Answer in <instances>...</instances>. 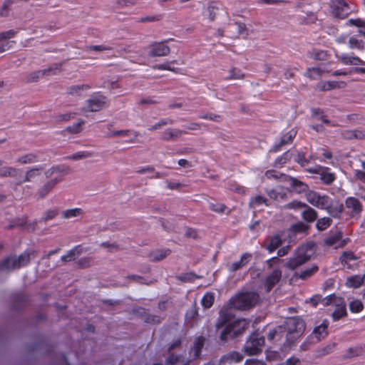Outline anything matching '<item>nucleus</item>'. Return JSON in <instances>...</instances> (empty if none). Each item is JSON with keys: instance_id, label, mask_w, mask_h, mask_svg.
Listing matches in <instances>:
<instances>
[{"instance_id": "5701e85b", "label": "nucleus", "mask_w": 365, "mask_h": 365, "mask_svg": "<svg viewBox=\"0 0 365 365\" xmlns=\"http://www.w3.org/2000/svg\"><path fill=\"white\" fill-rule=\"evenodd\" d=\"M243 356L237 351H232L224 355L220 359L221 364H227L232 362H240L242 360Z\"/></svg>"}, {"instance_id": "c85d7f7f", "label": "nucleus", "mask_w": 365, "mask_h": 365, "mask_svg": "<svg viewBox=\"0 0 365 365\" xmlns=\"http://www.w3.org/2000/svg\"><path fill=\"white\" fill-rule=\"evenodd\" d=\"M249 205L250 207L253 209H257V207H260L262 205H264L266 206L269 205L267 199L262 195H256L252 197L250 199Z\"/></svg>"}, {"instance_id": "69168bd1", "label": "nucleus", "mask_w": 365, "mask_h": 365, "mask_svg": "<svg viewBox=\"0 0 365 365\" xmlns=\"http://www.w3.org/2000/svg\"><path fill=\"white\" fill-rule=\"evenodd\" d=\"M115 3L120 7H130L135 4V0H116Z\"/></svg>"}, {"instance_id": "bf43d9fd", "label": "nucleus", "mask_w": 365, "mask_h": 365, "mask_svg": "<svg viewBox=\"0 0 365 365\" xmlns=\"http://www.w3.org/2000/svg\"><path fill=\"white\" fill-rule=\"evenodd\" d=\"M267 193L270 198L274 200H284L285 197V194L278 192L275 190H267Z\"/></svg>"}, {"instance_id": "ea45409f", "label": "nucleus", "mask_w": 365, "mask_h": 365, "mask_svg": "<svg viewBox=\"0 0 365 365\" xmlns=\"http://www.w3.org/2000/svg\"><path fill=\"white\" fill-rule=\"evenodd\" d=\"M331 218L324 217L317 220L316 227L319 231H323L327 229L331 225Z\"/></svg>"}, {"instance_id": "680f3d73", "label": "nucleus", "mask_w": 365, "mask_h": 365, "mask_svg": "<svg viewBox=\"0 0 365 365\" xmlns=\"http://www.w3.org/2000/svg\"><path fill=\"white\" fill-rule=\"evenodd\" d=\"M309 227L304 222H298L292 226V230L294 232H304L308 230Z\"/></svg>"}, {"instance_id": "a878e982", "label": "nucleus", "mask_w": 365, "mask_h": 365, "mask_svg": "<svg viewBox=\"0 0 365 365\" xmlns=\"http://www.w3.org/2000/svg\"><path fill=\"white\" fill-rule=\"evenodd\" d=\"M190 359L184 357L182 355L171 354L166 361L167 365H189Z\"/></svg>"}, {"instance_id": "774afa93", "label": "nucleus", "mask_w": 365, "mask_h": 365, "mask_svg": "<svg viewBox=\"0 0 365 365\" xmlns=\"http://www.w3.org/2000/svg\"><path fill=\"white\" fill-rule=\"evenodd\" d=\"M289 159V154L287 153H285L284 155H282L281 157L278 158L274 163V166L282 165H284L287 162V160Z\"/></svg>"}, {"instance_id": "4468645a", "label": "nucleus", "mask_w": 365, "mask_h": 365, "mask_svg": "<svg viewBox=\"0 0 365 365\" xmlns=\"http://www.w3.org/2000/svg\"><path fill=\"white\" fill-rule=\"evenodd\" d=\"M324 244L328 247H334V249L343 247L346 244V240L342 239V234L341 232H337L324 240Z\"/></svg>"}, {"instance_id": "13d9d810", "label": "nucleus", "mask_w": 365, "mask_h": 365, "mask_svg": "<svg viewBox=\"0 0 365 365\" xmlns=\"http://www.w3.org/2000/svg\"><path fill=\"white\" fill-rule=\"evenodd\" d=\"M84 123V120H81L73 125L68 127L67 130L71 133H78L81 131V127Z\"/></svg>"}, {"instance_id": "2eb2a0df", "label": "nucleus", "mask_w": 365, "mask_h": 365, "mask_svg": "<svg viewBox=\"0 0 365 365\" xmlns=\"http://www.w3.org/2000/svg\"><path fill=\"white\" fill-rule=\"evenodd\" d=\"M345 205L346 209L349 210L351 217L359 215L362 211V205L356 197H349L346 198Z\"/></svg>"}, {"instance_id": "338daca9", "label": "nucleus", "mask_w": 365, "mask_h": 365, "mask_svg": "<svg viewBox=\"0 0 365 365\" xmlns=\"http://www.w3.org/2000/svg\"><path fill=\"white\" fill-rule=\"evenodd\" d=\"M58 215L57 210H50L45 212L43 218L44 221H48L53 219Z\"/></svg>"}, {"instance_id": "0e129e2a", "label": "nucleus", "mask_w": 365, "mask_h": 365, "mask_svg": "<svg viewBox=\"0 0 365 365\" xmlns=\"http://www.w3.org/2000/svg\"><path fill=\"white\" fill-rule=\"evenodd\" d=\"M349 24L351 26H355L359 28L365 29V21L361 19H349L348 21Z\"/></svg>"}, {"instance_id": "6e6d98bb", "label": "nucleus", "mask_w": 365, "mask_h": 365, "mask_svg": "<svg viewBox=\"0 0 365 365\" xmlns=\"http://www.w3.org/2000/svg\"><path fill=\"white\" fill-rule=\"evenodd\" d=\"M45 76L43 70L34 71L29 75L27 77V82H34L38 81L41 77Z\"/></svg>"}, {"instance_id": "58836bf2", "label": "nucleus", "mask_w": 365, "mask_h": 365, "mask_svg": "<svg viewBox=\"0 0 365 365\" xmlns=\"http://www.w3.org/2000/svg\"><path fill=\"white\" fill-rule=\"evenodd\" d=\"M62 63H55L48 68L43 69V73L45 76L56 75L61 71Z\"/></svg>"}, {"instance_id": "603ef678", "label": "nucleus", "mask_w": 365, "mask_h": 365, "mask_svg": "<svg viewBox=\"0 0 365 365\" xmlns=\"http://www.w3.org/2000/svg\"><path fill=\"white\" fill-rule=\"evenodd\" d=\"M349 48H358V49H363L364 48V43L361 40H358L357 38L354 37H351L349 41Z\"/></svg>"}, {"instance_id": "c756f323", "label": "nucleus", "mask_w": 365, "mask_h": 365, "mask_svg": "<svg viewBox=\"0 0 365 365\" xmlns=\"http://www.w3.org/2000/svg\"><path fill=\"white\" fill-rule=\"evenodd\" d=\"M170 254V250H158L153 251L150 253V257L153 262H159L165 259L167 256Z\"/></svg>"}, {"instance_id": "e433bc0d", "label": "nucleus", "mask_w": 365, "mask_h": 365, "mask_svg": "<svg viewBox=\"0 0 365 365\" xmlns=\"http://www.w3.org/2000/svg\"><path fill=\"white\" fill-rule=\"evenodd\" d=\"M210 209L217 213H226L230 214V210L224 204L219 202H210Z\"/></svg>"}, {"instance_id": "f03ea898", "label": "nucleus", "mask_w": 365, "mask_h": 365, "mask_svg": "<svg viewBox=\"0 0 365 365\" xmlns=\"http://www.w3.org/2000/svg\"><path fill=\"white\" fill-rule=\"evenodd\" d=\"M70 173V169L65 166H53L46 171L47 178H51L46 182L38 191L40 198L45 197L54 187L63 180V176Z\"/></svg>"}, {"instance_id": "20e7f679", "label": "nucleus", "mask_w": 365, "mask_h": 365, "mask_svg": "<svg viewBox=\"0 0 365 365\" xmlns=\"http://www.w3.org/2000/svg\"><path fill=\"white\" fill-rule=\"evenodd\" d=\"M31 254V252H25L19 257H8L1 263L0 269L5 271H10L26 266L30 262Z\"/></svg>"}, {"instance_id": "4be33fe9", "label": "nucleus", "mask_w": 365, "mask_h": 365, "mask_svg": "<svg viewBox=\"0 0 365 365\" xmlns=\"http://www.w3.org/2000/svg\"><path fill=\"white\" fill-rule=\"evenodd\" d=\"M328 324L327 321H324L320 325L314 328L312 335L317 339V341L324 339L327 336Z\"/></svg>"}, {"instance_id": "5fc2aeb1", "label": "nucleus", "mask_w": 365, "mask_h": 365, "mask_svg": "<svg viewBox=\"0 0 365 365\" xmlns=\"http://www.w3.org/2000/svg\"><path fill=\"white\" fill-rule=\"evenodd\" d=\"M346 137L348 138L363 139L365 138V133L362 130H354L348 132Z\"/></svg>"}, {"instance_id": "9b49d317", "label": "nucleus", "mask_w": 365, "mask_h": 365, "mask_svg": "<svg viewBox=\"0 0 365 365\" xmlns=\"http://www.w3.org/2000/svg\"><path fill=\"white\" fill-rule=\"evenodd\" d=\"M309 259L310 255L307 253L306 248L301 247L299 249L297 255L287 261L286 267L291 270H294L306 263Z\"/></svg>"}, {"instance_id": "09e8293b", "label": "nucleus", "mask_w": 365, "mask_h": 365, "mask_svg": "<svg viewBox=\"0 0 365 365\" xmlns=\"http://www.w3.org/2000/svg\"><path fill=\"white\" fill-rule=\"evenodd\" d=\"M357 257L351 251L344 252L340 257L341 262L342 264H346L350 261L356 260Z\"/></svg>"}, {"instance_id": "412c9836", "label": "nucleus", "mask_w": 365, "mask_h": 365, "mask_svg": "<svg viewBox=\"0 0 365 365\" xmlns=\"http://www.w3.org/2000/svg\"><path fill=\"white\" fill-rule=\"evenodd\" d=\"M220 9V4L212 1L209 3L203 14L207 16L210 21H214Z\"/></svg>"}, {"instance_id": "4d7b16f0", "label": "nucleus", "mask_w": 365, "mask_h": 365, "mask_svg": "<svg viewBox=\"0 0 365 365\" xmlns=\"http://www.w3.org/2000/svg\"><path fill=\"white\" fill-rule=\"evenodd\" d=\"M177 278L183 282H193L195 279L198 278V277L193 273H186L177 277Z\"/></svg>"}, {"instance_id": "c9c22d12", "label": "nucleus", "mask_w": 365, "mask_h": 365, "mask_svg": "<svg viewBox=\"0 0 365 365\" xmlns=\"http://www.w3.org/2000/svg\"><path fill=\"white\" fill-rule=\"evenodd\" d=\"M324 71L319 67L309 68L305 76L311 79H317L322 76Z\"/></svg>"}, {"instance_id": "ddd939ff", "label": "nucleus", "mask_w": 365, "mask_h": 365, "mask_svg": "<svg viewBox=\"0 0 365 365\" xmlns=\"http://www.w3.org/2000/svg\"><path fill=\"white\" fill-rule=\"evenodd\" d=\"M308 172L310 173H316L320 175V179L326 185L331 184L336 179L334 173L328 172L327 168L317 165L314 168H309Z\"/></svg>"}, {"instance_id": "2f4dec72", "label": "nucleus", "mask_w": 365, "mask_h": 365, "mask_svg": "<svg viewBox=\"0 0 365 365\" xmlns=\"http://www.w3.org/2000/svg\"><path fill=\"white\" fill-rule=\"evenodd\" d=\"M319 267L317 265H313L302 272L295 273V276L302 279H307L316 273Z\"/></svg>"}, {"instance_id": "7ed1b4c3", "label": "nucleus", "mask_w": 365, "mask_h": 365, "mask_svg": "<svg viewBox=\"0 0 365 365\" xmlns=\"http://www.w3.org/2000/svg\"><path fill=\"white\" fill-rule=\"evenodd\" d=\"M259 301V296L255 292H242L234 297L230 303L232 307L239 310L249 309Z\"/></svg>"}, {"instance_id": "6e6552de", "label": "nucleus", "mask_w": 365, "mask_h": 365, "mask_svg": "<svg viewBox=\"0 0 365 365\" xmlns=\"http://www.w3.org/2000/svg\"><path fill=\"white\" fill-rule=\"evenodd\" d=\"M287 329L288 331L287 338L291 343L301 336L305 329V324L303 320L299 318H291L287 322Z\"/></svg>"}, {"instance_id": "de8ad7c7", "label": "nucleus", "mask_w": 365, "mask_h": 365, "mask_svg": "<svg viewBox=\"0 0 365 365\" xmlns=\"http://www.w3.org/2000/svg\"><path fill=\"white\" fill-rule=\"evenodd\" d=\"M19 170L14 168L5 167L0 170V175L2 176L16 177Z\"/></svg>"}, {"instance_id": "9d476101", "label": "nucleus", "mask_w": 365, "mask_h": 365, "mask_svg": "<svg viewBox=\"0 0 365 365\" xmlns=\"http://www.w3.org/2000/svg\"><path fill=\"white\" fill-rule=\"evenodd\" d=\"M331 9L333 15L340 19L347 17L354 11L344 0H331Z\"/></svg>"}, {"instance_id": "393cba45", "label": "nucleus", "mask_w": 365, "mask_h": 365, "mask_svg": "<svg viewBox=\"0 0 365 365\" xmlns=\"http://www.w3.org/2000/svg\"><path fill=\"white\" fill-rule=\"evenodd\" d=\"M252 255L248 253H245L242 255L241 259L238 262H235L229 266V269L231 272H235L244 266H245L251 259Z\"/></svg>"}, {"instance_id": "a19ab883", "label": "nucleus", "mask_w": 365, "mask_h": 365, "mask_svg": "<svg viewBox=\"0 0 365 365\" xmlns=\"http://www.w3.org/2000/svg\"><path fill=\"white\" fill-rule=\"evenodd\" d=\"M91 86L88 84L75 85L68 88L70 94H81L82 91H88Z\"/></svg>"}, {"instance_id": "aec40b11", "label": "nucleus", "mask_w": 365, "mask_h": 365, "mask_svg": "<svg viewBox=\"0 0 365 365\" xmlns=\"http://www.w3.org/2000/svg\"><path fill=\"white\" fill-rule=\"evenodd\" d=\"M41 171H42L41 167H35V168H33L29 170L26 172L24 178L21 180H19L16 182V184L18 185H19L24 182L34 181L35 179H36L37 178H38L41 175Z\"/></svg>"}, {"instance_id": "37998d69", "label": "nucleus", "mask_w": 365, "mask_h": 365, "mask_svg": "<svg viewBox=\"0 0 365 365\" xmlns=\"http://www.w3.org/2000/svg\"><path fill=\"white\" fill-rule=\"evenodd\" d=\"M230 75L225 78V80H240L244 78V74L240 69L232 68L230 71Z\"/></svg>"}, {"instance_id": "423d86ee", "label": "nucleus", "mask_w": 365, "mask_h": 365, "mask_svg": "<svg viewBox=\"0 0 365 365\" xmlns=\"http://www.w3.org/2000/svg\"><path fill=\"white\" fill-rule=\"evenodd\" d=\"M322 304L324 306L334 305L336 307L332 313V317L334 321L340 319L346 314V304L341 297H336L335 294H331L323 299Z\"/></svg>"}, {"instance_id": "cd10ccee", "label": "nucleus", "mask_w": 365, "mask_h": 365, "mask_svg": "<svg viewBox=\"0 0 365 365\" xmlns=\"http://www.w3.org/2000/svg\"><path fill=\"white\" fill-rule=\"evenodd\" d=\"M282 245L281 237L277 235L271 237L267 240L266 249L272 252Z\"/></svg>"}, {"instance_id": "4c0bfd02", "label": "nucleus", "mask_w": 365, "mask_h": 365, "mask_svg": "<svg viewBox=\"0 0 365 365\" xmlns=\"http://www.w3.org/2000/svg\"><path fill=\"white\" fill-rule=\"evenodd\" d=\"M138 174H150V178H160L161 174L155 171V168L152 166H146L136 171Z\"/></svg>"}, {"instance_id": "7c9ffc66", "label": "nucleus", "mask_w": 365, "mask_h": 365, "mask_svg": "<svg viewBox=\"0 0 365 365\" xmlns=\"http://www.w3.org/2000/svg\"><path fill=\"white\" fill-rule=\"evenodd\" d=\"M232 317V314L230 313L229 309L222 308L220 312V319L221 321L220 323L217 324L216 327L217 329H220L223 327L225 324H226L228 321H230Z\"/></svg>"}, {"instance_id": "0eeeda50", "label": "nucleus", "mask_w": 365, "mask_h": 365, "mask_svg": "<svg viewBox=\"0 0 365 365\" xmlns=\"http://www.w3.org/2000/svg\"><path fill=\"white\" fill-rule=\"evenodd\" d=\"M264 338L258 332L251 334L244 346V352L247 355H257L262 351Z\"/></svg>"}, {"instance_id": "1a4fd4ad", "label": "nucleus", "mask_w": 365, "mask_h": 365, "mask_svg": "<svg viewBox=\"0 0 365 365\" xmlns=\"http://www.w3.org/2000/svg\"><path fill=\"white\" fill-rule=\"evenodd\" d=\"M107 105L106 97L97 95L87 100L82 110L84 112H97L107 106Z\"/></svg>"}, {"instance_id": "052dcab7", "label": "nucleus", "mask_w": 365, "mask_h": 365, "mask_svg": "<svg viewBox=\"0 0 365 365\" xmlns=\"http://www.w3.org/2000/svg\"><path fill=\"white\" fill-rule=\"evenodd\" d=\"M306 205H307L306 203L295 200L290 203H288L287 205H285L284 207L286 209L299 210V209H302L304 207H306Z\"/></svg>"}, {"instance_id": "39448f33", "label": "nucleus", "mask_w": 365, "mask_h": 365, "mask_svg": "<svg viewBox=\"0 0 365 365\" xmlns=\"http://www.w3.org/2000/svg\"><path fill=\"white\" fill-rule=\"evenodd\" d=\"M249 322L245 319H238L225 326L221 332L222 340H227L229 336L235 337L248 328Z\"/></svg>"}, {"instance_id": "a211bd4d", "label": "nucleus", "mask_w": 365, "mask_h": 365, "mask_svg": "<svg viewBox=\"0 0 365 365\" xmlns=\"http://www.w3.org/2000/svg\"><path fill=\"white\" fill-rule=\"evenodd\" d=\"M186 133L187 132L182 130L169 128L163 132L160 138L163 141H174L180 138L182 134Z\"/></svg>"}, {"instance_id": "8fccbe9b", "label": "nucleus", "mask_w": 365, "mask_h": 365, "mask_svg": "<svg viewBox=\"0 0 365 365\" xmlns=\"http://www.w3.org/2000/svg\"><path fill=\"white\" fill-rule=\"evenodd\" d=\"M92 156V153L88 151L78 152L76 154L70 155L68 157V159L72 160H78L81 159H85L88 158H91Z\"/></svg>"}, {"instance_id": "473e14b6", "label": "nucleus", "mask_w": 365, "mask_h": 365, "mask_svg": "<svg viewBox=\"0 0 365 365\" xmlns=\"http://www.w3.org/2000/svg\"><path fill=\"white\" fill-rule=\"evenodd\" d=\"M363 284V279L360 275H354L347 279L346 285L351 288H359Z\"/></svg>"}, {"instance_id": "49530a36", "label": "nucleus", "mask_w": 365, "mask_h": 365, "mask_svg": "<svg viewBox=\"0 0 365 365\" xmlns=\"http://www.w3.org/2000/svg\"><path fill=\"white\" fill-rule=\"evenodd\" d=\"M364 309L362 302L359 299L353 300L349 304V309L351 312L359 313Z\"/></svg>"}, {"instance_id": "c03bdc74", "label": "nucleus", "mask_w": 365, "mask_h": 365, "mask_svg": "<svg viewBox=\"0 0 365 365\" xmlns=\"http://www.w3.org/2000/svg\"><path fill=\"white\" fill-rule=\"evenodd\" d=\"M214 300V294L211 292H207L202 297V304L205 308H210L212 306Z\"/></svg>"}, {"instance_id": "f3484780", "label": "nucleus", "mask_w": 365, "mask_h": 365, "mask_svg": "<svg viewBox=\"0 0 365 365\" xmlns=\"http://www.w3.org/2000/svg\"><path fill=\"white\" fill-rule=\"evenodd\" d=\"M282 278V271L279 269H274L266 278L264 285L267 292H269L280 281Z\"/></svg>"}, {"instance_id": "e2e57ef3", "label": "nucleus", "mask_w": 365, "mask_h": 365, "mask_svg": "<svg viewBox=\"0 0 365 365\" xmlns=\"http://www.w3.org/2000/svg\"><path fill=\"white\" fill-rule=\"evenodd\" d=\"M200 118H202V119H208V120L215 121V122H220L222 120V117L220 115L212 113L202 115L200 116Z\"/></svg>"}, {"instance_id": "f704fd0d", "label": "nucleus", "mask_w": 365, "mask_h": 365, "mask_svg": "<svg viewBox=\"0 0 365 365\" xmlns=\"http://www.w3.org/2000/svg\"><path fill=\"white\" fill-rule=\"evenodd\" d=\"M309 56L314 60L325 61L327 58V52L323 50L313 49L309 52Z\"/></svg>"}, {"instance_id": "f8f14e48", "label": "nucleus", "mask_w": 365, "mask_h": 365, "mask_svg": "<svg viewBox=\"0 0 365 365\" xmlns=\"http://www.w3.org/2000/svg\"><path fill=\"white\" fill-rule=\"evenodd\" d=\"M265 177L267 178L268 179H280L283 181H289L292 187H299L301 190H304L305 188L307 187L306 185H304L302 182L298 180L297 179L289 177L284 174H280L275 170H267L265 173Z\"/></svg>"}, {"instance_id": "a18cd8bd", "label": "nucleus", "mask_w": 365, "mask_h": 365, "mask_svg": "<svg viewBox=\"0 0 365 365\" xmlns=\"http://www.w3.org/2000/svg\"><path fill=\"white\" fill-rule=\"evenodd\" d=\"M37 161V156L33 153L26 154L18 159V162L21 164L33 163Z\"/></svg>"}, {"instance_id": "f257e3e1", "label": "nucleus", "mask_w": 365, "mask_h": 365, "mask_svg": "<svg viewBox=\"0 0 365 365\" xmlns=\"http://www.w3.org/2000/svg\"><path fill=\"white\" fill-rule=\"evenodd\" d=\"M305 196L307 202L312 205L322 210H326L333 217H340L344 210L341 203L334 200L329 195H322L313 190L307 192Z\"/></svg>"}, {"instance_id": "b1692460", "label": "nucleus", "mask_w": 365, "mask_h": 365, "mask_svg": "<svg viewBox=\"0 0 365 365\" xmlns=\"http://www.w3.org/2000/svg\"><path fill=\"white\" fill-rule=\"evenodd\" d=\"M303 209L304 210L302 212V219L309 223L314 222L318 216L317 212L307 205Z\"/></svg>"}, {"instance_id": "6ab92c4d", "label": "nucleus", "mask_w": 365, "mask_h": 365, "mask_svg": "<svg viewBox=\"0 0 365 365\" xmlns=\"http://www.w3.org/2000/svg\"><path fill=\"white\" fill-rule=\"evenodd\" d=\"M297 130L295 129H292L286 134L282 136L280 142L278 144H276L273 148L272 149L274 152H277L279 150L280 148L284 145L289 144L292 143L293 139L295 138L297 135Z\"/></svg>"}, {"instance_id": "3c124183", "label": "nucleus", "mask_w": 365, "mask_h": 365, "mask_svg": "<svg viewBox=\"0 0 365 365\" xmlns=\"http://www.w3.org/2000/svg\"><path fill=\"white\" fill-rule=\"evenodd\" d=\"M204 338L200 336L196 339L195 344H194V351H195V356L197 357L200 355V353L201 351V349L203 346L204 344Z\"/></svg>"}, {"instance_id": "864d4df0", "label": "nucleus", "mask_w": 365, "mask_h": 365, "mask_svg": "<svg viewBox=\"0 0 365 365\" xmlns=\"http://www.w3.org/2000/svg\"><path fill=\"white\" fill-rule=\"evenodd\" d=\"M14 3L13 0H6L0 9V16H8L9 13V7Z\"/></svg>"}, {"instance_id": "bb28decb", "label": "nucleus", "mask_w": 365, "mask_h": 365, "mask_svg": "<svg viewBox=\"0 0 365 365\" xmlns=\"http://www.w3.org/2000/svg\"><path fill=\"white\" fill-rule=\"evenodd\" d=\"M82 252L83 249L81 245L76 246L69 250L65 255L62 256L61 260L64 262H68L74 260L82 253Z\"/></svg>"}, {"instance_id": "dca6fc26", "label": "nucleus", "mask_w": 365, "mask_h": 365, "mask_svg": "<svg viewBox=\"0 0 365 365\" xmlns=\"http://www.w3.org/2000/svg\"><path fill=\"white\" fill-rule=\"evenodd\" d=\"M170 49L168 46L163 42L155 43L150 46L149 56L151 57L165 56L170 53Z\"/></svg>"}, {"instance_id": "72a5a7b5", "label": "nucleus", "mask_w": 365, "mask_h": 365, "mask_svg": "<svg viewBox=\"0 0 365 365\" xmlns=\"http://www.w3.org/2000/svg\"><path fill=\"white\" fill-rule=\"evenodd\" d=\"M83 211L81 208L68 209L63 212L62 216L65 219H71L82 216Z\"/></svg>"}, {"instance_id": "79ce46f5", "label": "nucleus", "mask_w": 365, "mask_h": 365, "mask_svg": "<svg viewBox=\"0 0 365 365\" xmlns=\"http://www.w3.org/2000/svg\"><path fill=\"white\" fill-rule=\"evenodd\" d=\"M18 33L17 31L11 29L6 31L1 32L0 33V43L3 42H7L6 40L14 38L16 34ZM10 46H11V43H14V41H10Z\"/></svg>"}]
</instances>
